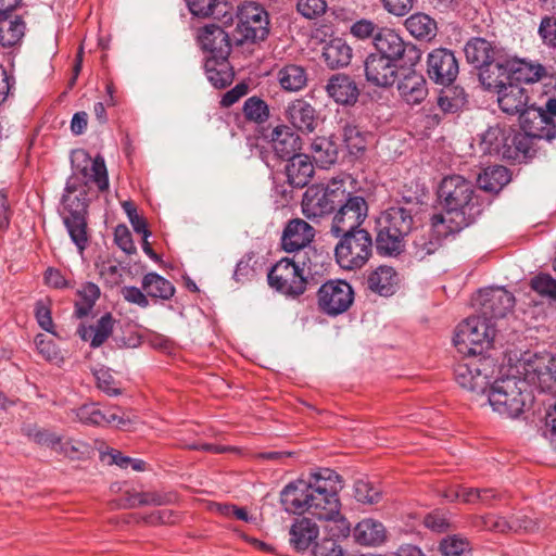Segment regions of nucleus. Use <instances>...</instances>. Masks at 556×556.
Listing matches in <instances>:
<instances>
[{"label":"nucleus","mask_w":556,"mask_h":556,"mask_svg":"<svg viewBox=\"0 0 556 556\" xmlns=\"http://www.w3.org/2000/svg\"><path fill=\"white\" fill-rule=\"evenodd\" d=\"M339 490L340 476L324 468L287 484L280 493V502L288 513H308L319 520L331 521L329 534L345 538L350 526L340 514Z\"/></svg>","instance_id":"f257e3e1"},{"label":"nucleus","mask_w":556,"mask_h":556,"mask_svg":"<svg viewBox=\"0 0 556 556\" xmlns=\"http://www.w3.org/2000/svg\"><path fill=\"white\" fill-rule=\"evenodd\" d=\"M72 164L84 177L85 186L79 184L76 176L68 178L65 186V193L62 197L64 210L67 212L65 217H86L87 192L85 187L93 182L99 191L103 192L109 188L105 162L101 155H97L92 160L85 150H76L72 154Z\"/></svg>","instance_id":"f03ea898"},{"label":"nucleus","mask_w":556,"mask_h":556,"mask_svg":"<svg viewBox=\"0 0 556 556\" xmlns=\"http://www.w3.org/2000/svg\"><path fill=\"white\" fill-rule=\"evenodd\" d=\"M438 194L445 211L440 215L452 230L460 231L481 213L472 182L460 175L443 178Z\"/></svg>","instance_id":"7ed1b4c3"},{"label":"nucleus","mask_w":556,"mask_h":556,"mask_svg":"<svg viewBox=\"0 0 556 556\" xmlns=\"http://www.w3.org/2000/svg\"><path fill=\"white\" fill-rule=\"evenodd\" d=\"M484 396L494 412L508 418L520 416L534 401L533 390L516 375L494 380Z\"/></svg>","instance_id":"20e7f679"},{"label":"nucleus","mask_w":556,"mask_h":556,"mask_svg":"<svg viewBox=\"0 0 556 556\" xmlns=\"http://www.w3.org/2000/svg\"><path fill=\"white\" fill-rule=\"evenodd\" d=\"M316 251L295 253L291 258L277 262L268 273L271 288L287 295H301L306 290L307 276L312 274Z\"/></svg>","instance_id":"39448f33"},{"label":"nucleus","mask_w":556,"mask_h":556,"mask_svg":"<svg viewBox=\"0 0 556 556\" xmlns=\"http://www.w3.org/2000/svg\"><path fill=\"white\" fill-rule=\"evenodd\" d=\"M495 337V325L481 315H473L460 323L454 336V345L464 355H479L489 349Z\"/></svg>","instance_id":"423d86ee"},{"label":"nucleus","mask_w":556,"mask_h":556,"mask_svg":"<svg viewBox=\"0 0 556 556\" xmlns=\"http://www.w3.org/2000/svg\"><path fill=\"white\" fill-rule=\"evenodd\" d=\"M496 371L493 358L479 355H465L454 368L455 381L479 397H484L491 379Z\"/></svg>","instance_id":"0eeeda50"},{"label":"nucleus","mask_w":556,"mask_h":556,"mask_svg":"<svg viewBox=\"0 0 556 556\" xmlns=\"http://www.w3.org/2000/svg\"><path fill=\"white\" fill-rule=\"evenodd\" d=\"M515 371L529 388L551 391L556 384V357L549 353L526 352L517 361Z\"/></svg>","instance_id":"6e6552de"},{"label":"nucleus","mask_w":556,"mask_h":556,"mask_svg":"<svg viewBox=\"0 0 556 556\" xmlns=\"http://www.w3.org/2000/svg\"><path fill=\"white\" fill-rule=\"evenodd\" d=\"M336 261L342 269L356 270L364 267L372 254V238L367 230H356L336 236Z\"/></svg>","instance_id":"1a4fd4ad"},{"label":"nucleus","mask_w":556,"mask_h":556,"mask_svg":"<svg viewBox=\"0 0 556 556\" xmlns=\"http://www.w3.org/2000/svg\"><path fill=\"white\" fill-rule=\"evenodd\" d=\"M345 197L342 180H332L326 187L312 186L307 188L302 200V212L309 218H317L336 211Z\"/></svg>","instance_id":"9d476101"},{"label":"nucleus","mask_w":556,"mask_h":556,"mask_svg":"<svg viewBox=\"0 0 556 556\" xmlns=\"http://www.w3.org/2000/svg\"><path fill=\"white\" fill-rule=\"evenodd\" d=\"M236 31L240 36L239 41L260 42L269 35V14L257 2H244L237 10Z\"/></svg>","instance_id":"9b49d317"},{"label":"nucleus","mask_w":556,"mask_h":556,"mask_svg":"<svg viewBox=\"0 0 556 556\" xmlns=\"http://www.w3.org/2000/svg\"><path fill=\"white\" fill-rule=\"evenodd\" d=\"M368 214V205L366 200L361 195H354L345 190V197L340 204H338L330 232L332 236H338L356 230H364L361 225L365 222Z\"/></svg>","instance_id":"f8f14e48"},{"label":"nucleus","mask_w":556,"mask_h":556,"mask_svg":"<svg viewBox=\"0 0 556 556\" xmlns=\"http://www.w3.org/2000/svg\"><path fill=\"white\" fill-rule=\"evenodd\" d=\"M375 54L383 58L402 61L407 56L408 62L414 65L420 60V51L413 45L406 43L403 38L388 27H381L374 36Z\"/></svg>","instance_id":"ddd939ff"},{"label":"nucleus","mask_w":556,"mask_h":556,"mask_svg":"<svg viewBox=\"0 0 556 556\" xmlns=\"http://www.w3.org/2000/svg\"><path fill=\"white\" fill-rule=\"evenodd\" d=\"M317 300L323 313L337 316L346 312L353 304L354 291L344 280H329L319 288Z\"/></svg>","instance_id":"4468645a"},{"label":"nucleus","mask_w":556,"mask_h":556,"mask_svg":"<svg viewBox=\"0 0 556 556\" xmlns=\"http://www.w3.org/2000/svg\"><path fill=\"white\" fill-rule=\"evenodd\" d=\"M458 231L450 229L448 223L441 215H433L430 227L421 228L414 237V256L422 261L441 248L444 238Z\"/></svg>","instance_id":"2eb2a0df"},{"label":"nucleus","mask_w":556,"mask_h":556,"mask_svg":"<svg viewBox=\"0 0 556 556\" xmlns=\"http://www.w3.org/2000/svg\"><path fill=\"white\" fill-rule=\"evenodd\" d=\"M459 72V66L454 53L445 48L431 51L427 58V73L437 85H452Z\"/></svg>","instance_id":"dca6fc26"},{"label":"nucleus","mask_w":556,"mask_h":556,"mask_svg":"<svg viewBox=\"0 0 556 556\" xmlns=\"http://www.w3.org/2000/svg\"><path fill=\"white\" fill-rule=\"evenodd\" d=\"M476 301L480 305L479 315L490 321L505 317L515 305V296L502 288L481 290Z\"/></svg>","instance_id":"f3484780"},{"label":"nucleus","mask_w":556,"mask_h":556,"mask_svg":"<svg viewBox=\"0 0 556 556\" xmlns=\"http://www.w3.org/2000/svg\"><path fill=\"white\" fill-rule=\"evenodd\" d=\"M315 237L314 228L303 219L296 218L290 220L281 237V245L286 252L303 253L314 251L309 243Z\"/></svg>","instance_id":"a211bd4d"},{"label":"nucleus","mask_w":556,"mask_h":556,"mask_svg":"<svg viewBox=\"0 0 556 556\" xmlns=\"http://www.w3.org/2000/svg\"><path fill=\"white\" fill-rule=\"evenodd\" d=\"M397 61L370 53L364 63L368 83L377 87H391L397 77Z\"/></svg>","instance_id":"6ab92c4d"},{"label":"nucleus","mask_w":556,"mask_h":556,"mask_svg":"<svg viewBox=\"0 0 556 556\" xmlns=\"http://www.w3.org/2000/svg\"><path fill=\"white\" fill-rule=\"evenodd\" d=\"M76 418L86 425L106 426L115 424L118 428H124L130 424V418L119 414V408L101 409L98 404H85L73 410Z\"/></svg>","instance_id":"aec40b11"},{"label":"nucleus","mask_w":556,"mask_h":556,"mask_svg":"<svg viewBox=\"0 0 556 556\" xmlns=\"http://www.w3.org/2000/svg\"><path fill=\"white\" fill-rule=\"evenodd\" d=\"M198 41L201 48L210 52L215 60L225 61L231 50L228 34L215 24H208L199 29Z\"/></svg>","instance_id":"412c9836"},{"label":"nucleus","mask_w":556,"mask_h":556,"mask_svg":"<svg viewBox=\"0 0 556 556\" xmlns=\"http://www.w3.org/2000/svg\"><path fill=\"white\" fill-rule=\"evenodd\" d=\"M465 55L468 63L481 68L484 65H490L491 61H496L497 67L501 68V55L504 50L496 45L488 41L484 38H472L465 46Z\"/></svg>","instance_id":"4be33fe9"},{"label":"nucleus","mask_w":556,"mask_h":556,"mask_svg":"<svg viewBox=\"0 0 556 556\" xmlns=\"http://www.w3.org/2000/svg\"><path fill=\"white\" fill-rule=\"evenodd\" d=\"M286 119L302 132H313L317 126L314 106L304 99H294L285 109Z\"/></svg>","instance_id":"5701e85b"},{"label":"nucleus","mask_w":556,"mask_h":556,"mask_svg":"<svg viewBox=\"0 0 556 556\" xmlns=\"http://www.w3.org/2000/svg\"><path fill=\"white\" fill-rule=\"evenodd\" d=\"M325 90L334 102L343 105H353L359 96V89L354 79L341 73L328 79Z\"/></svg>","instance_id":"b1692460"},{"label":"nucleus","mask_w":556,"mask_h":556,"mask_svg":"<svg viewBox=\"0 0 556 556\" xmlns=\"http://www.w3.org/2000/svg\"><path fill=\"white\" fill-rule=\"evenodd\" d=\"M397 91L407 104H419L428 94L426 79L420 73L409 70L401 75L397 81Z\"/></svg>","instance_id":"393cba45"},{"label":"nucleus","mask_w":556,"mask_h":556,"mask_svg":"<svg viewBox=\"0 0 556 556\" xmlns=\"http://www.w3.org/2000/svg\"><path fill=\"white\" fill-rule=\"evenodd\" d=\"M510 130V127H490L481 138L480 148L483 153L497 155L502 159H506V156H513V152L508 147Z\"/></svg>","instance_id":"a878e982"},{"label":"nucleus","mask_w":556,"mask_h":556,"mask_svg":"<svg viewBox=\"0 0 556 556\" xmlns=\"http://www.w3.org/2000/svg\"><path fill=\"white\" fill-rule=\"evenodd\" d=\"M270 142L276 155L282 160L292 157L301 150L300 137L286 125L273 129Z\"/></svg>","instance_id":"bb28decb"},{"label":"nucleus","mask_w":556,"mask_h":556,"mask_svg":"<svg viewBox=\"0 0 556 556\" xmlns=\"http://www.w3.org/2000/svg\"><path fill=\"white\" fill-rule=\"evenodd\" d=\"M115 319L111 313H106L91 326L80 325L77 333L83 341H89L92 349L101 346L113 333Z\"/></svg>","instance_id":"cd10ccee"},{"label":"nucleus","mask_w":556,"mask_h":556,"mask_svg":"<svg viewBox=\"0 0 556 556\" xmlns=\"http://www.w3.org/2000/svg\"><path fill=\"white\" fill-rule=\"evenodd\" d=\"M175 501L172 493H162L157 491L139 492L135 489L124 492L121 507L136 508L140 506H162L168 505Z\"/></svg>","instance_id":"c85d7f7f"},{"label":"nucleus","mask_w":556,"mask_h":556,"mask_svg":"<svg viewBox=\"0 0 556 556\" xmlns=\"http://www.w3.org/2000/svg\"><path fill=\"white\" fill-rule=\"evenodd\" d=\"M496 91L498 93V105L507 114H520L528 104V94L519 85L509 83Z\"/></svg>","instance_id":"c756f323"},{"label":"nucleus","mask_w":556,"mask_h":556,"mask_svg":"<svg viewBox=\"0 0 556 556\" xmlns=\"http://www.w3.org/2000/svg\"><path fill=\"white\" fill-rule=\"evenodd\" d=\"M399 285V276L390 266H379L367 278V288L381 296H390L395 293Z\"/></svg>","instance_id":"7c9ffc66"},{"label":"nucleus","mask_w":556,"mask_h":556,"mask_svg":"<svg viewBox=\"0 0 556 556\" xmlns=\"http://www.w3.org/2000/svg\"><path fill=\"white\" fill-rule=\"evenodd\" d=\"M353 536L361 545L378 546L387 540V530L382 522L366 518L355 526Z\"/></svg>","instance_id":"2f4dec72"},{"label":"nucleus","mask_w":556,"mask_h":556,"mask_svg":"<svg viewBox=\"0 0 556 556\" xmlns=\"http://www.w3.org/2000/svg\"><path fill=\"white\" fill-rule=\"evenodd\" d=\"M501 68L497 67L496 61H491L490 65L480 68L479 79L486 90H498L510 77V60L504 53L501 55Z\"/></svg>","instance_id":"473e14b6"},{"label":"nucleus","mask_w":556,"mask_h":556,"mask_svg":"<svg viewBox=\"0 0 556 556\" xmlns=\"http://www.w3.org/2000/svg\"><path fill=\"white\" fill-rule=\"evenodd\" d=\"M26 24L22 16L0 13V45L12 48L18 45L25 35Z\"/></svg>","instance_id":"72a5a7b5"},{"label":"nucleus","mask_w":556,"mask_h":556,"mask_svg":"<svg viewBox=\"0 0 556 556\" xmlns=\"http://www.w3.org/2000/svg\"><path fill=\"white\" fill-rule=\"evenodd\" d=\"M288 161L286 167L288 182L294 188L305 187L314 173V166L308 156L298 153Z\"/></svg>","instance_id":"f704fd0d"},{"label":"nucleus","mask_w":556,"mask_h":556,"mask_svg":"<svg viewBox=\"0 0 556 556\" xmlns=\"http://www.w3.org/2000/svg\"><path fill=\"white\" fill-rule=\"evenodd\" d=\"M414 225L412 212L403 206H392L386 210L380 219L379 226H384L393 232L407 236Z\"/></svg>","instance_id":"c9c22d12"},{"label":"nucleus","mask_w":556,"mask_h":556,"mask_svg":"<svg viewBox=\"0 0 556 556\" xmlns=\"http://www.w3.org/2000/svg\"><path fill=\"white\" fill-rule=\"evenodd\" d=\"M549 116L546 112L535 106L534 104L528 105L521 111L519 114L520 126L527 135L543 138L545 134L543 132L544 125L548 124Z\"/></svg>","instance_id":"e433bc0d"},{"label":"nucleus","mask_w":556,"mask_h":556,"mask_svg":"<svg viewBox=\"0 0 556 556\" xmlns=\"http://www.w3.org/2000/svg\"><path fill=\"white\" fill-rule=\"evenodd\" d=\"M319 529L309 518L303 517L296 519L290 529V543L298 551L308 548L313 541L317 539Z\"/></svg>","instance_id":"4c0bfd02"},{"label":"nucleus","mask_w":556,"mask_h":556,"mask_svg":"<svg viewBox=\"0 0 556 556\" xmlns=\"http://www.w3.org/2000/svg\"><path fill=\"white\" fill-rule=\"evenodd\" d=\"M408 33L419 40L430 41L437 36V22L426 13H414L405 21Z\"/></svg>","instance_id":"58836bf2"},{"label":"nucleus","mask_w":556,"mask_h":556,"mask_svg":"<svg viewBox=\"0 0 556 556\" xmlns=\"http://www.w3.org/2000/svg\"><path fill=\"white\" fill-rule=\"evenodd\" d=\"M477 181L481 190L498 193L510 181V175L506 167L494 165L479 174Z\"/></svg>","instance_id":"ea45409f"},{"label":"nucleus","mask_w":556,"mask_h":556,"mask_svg":"<svg viewBox=\"0 0 556 556\" xmlns=\"http://www.w3.org/2000/svg\"><path fill=\"white\" fill-rule=\"evenodd\" d=\"M323 58L331 68L343 67L351 62L352 49L343 39L334 38L324 47Z\"/></svg>","instance_id":"a19ab883"},{"label":"nucleus","mask_w":556,"mask_h":556,"mask_svg":"<svg viewBox=\"0 0 556 556\" xmlns=\"http://www.w3.org/2000/svg\"><path fill=\"white\" fill-rule=\"evenodd\" d=\"M406 236L393 232L391 229L380 226L376 238V248L379 254L394 256L403 252Z\"/></svg>","instance_id":"79ce46f5"},{"label":"nucleus","mask_w":556,"mask_h":556,"mask_svg":"<svg viewBox=\"0 0 556 556\" xmlns=\"http://www.w3.org/2000/svg\"><path fill=\"white\" fill-rule=\"evenodd\" d=\"M277 79L286 91H299L307 84V74L304 67L296 64H287L277 72Z\"/></svg>","instance_id":"37998d69"},{"label":"nucleus","mask_w":556,"mask_h":556,"mask_svg":"<svg viewBox=\"0 0 556 556\" xmlns=\"http://www.w3.org/2000/svg\"><path fill=\"white\" fill-rule=\"evenodd\" d=\"M142 289L147 296L161 300H169L175 293L173 283L156 273H148L143 276Z\"/></svg>","instance_id":"c03bdc74"},{"label":"nucleus","mask_w":556,"mask_h":556,"mask_svg":"<svg viewBox=\"0 0 556 556\" xmlns=\"http://www.w3.org/2000/svg\"><path fill=\"white\" fill-rule=\"evenodd\" d=\"M368 136L353 123L346 122L342 126V140L351 155L358 156L365 152Z\"/></svg>","instance_id":"a18cd8bd"},{"label":"nucleus","mask_w":556,"mask_h":556,"mask_svg":"<svg viewBox=\"0 0 556 556\" xmlns=\"http://www.w3.org/2000/svg\"><path fill=\"white\" fill-rule=\"evenodd\" d=\"M545 74L541 64H532L526 61H510L511 79L523 83H535Z\"/></svg>","instance_id":"49530a36"},{"label":"nucleus","mask_w":556,"mask_h":556,"mask_svg":"<svg viewBox=\"0 0 556 556\" xmlns=\"http://www.w3.org/2000/svg\"><path fill=\"white\" fill-rule=\"evenodd\" d=\"M242 113L245 121L257 125L266 123L270 116L268 104L257 96L244 101Z\"/></svg>","instance_id":"de8ad7c7"},{"label":"nucleus","mask_w":556,"mask_h":556,"mask_svg":"<svg viewBox=\"0 0 556 556\" xmlns=\"http://www.w3.org/2000/svg\"><path fill=\"white\" fill-rule=\"evenodd\" d=\"M77 294L80 298V301L75 303V315L78 318L86 317L97 300L100 296V288L93 282H86L81 289L77 291Z\"/></svg>","instance_id":"09e8293b"},{"label":"nucleus","mask_w":556,"mask_h":556,"mask_svg":"<svg viewBox=\"0 0 556 556\" xmlns=\"http://www.w3.org/2000/svg\"><path fill=\"white\" fill-rule=\"evenodd\" d=\"M313 157L323 166L333 164L338 157L336 146L326 137H318L311 143Z\"/></svg>","instance_id":"8fccbe9b"},{"label":"nucleus","mask_w":556,"mask_h":556,"mask_svg":"<svg viewBox=\"0 0 556 556\" xmlns=\"http://www.w3.org/2000/svg\"><path fill=\"white\" fill-rule=\"evenodd\" d=\"M439 551L443 556H471L472 547L466 538L454 534L441 540Z\"/></svg>","instance_id":"3c124183"},{"label":"nucleus","mask_w":556,"mask_h":556,"mask_svg":"<svg viewBox=\"0 0 556 556\" xmlns=\"http://www.w3.org/2000/svg\"><path fill=\"white\" fill-rule=\"evenodd\" d=\"M64 224L72 241L83 253L88 243L86 217H64Z\"/></svg>","instance_id":"603ef678"},{"label":"nucleus","mask_w":556,"mask_h":556,"mask_svg":"<svg viewBox=\"0 0 556 556\" xmlns=\"http://www.w3.org/2000/svg\"><path fill=\"white\" fill-rule=\"evenodd\" d=\"M530 287L540 296L556 301V280L548 274H539L530 281Z\"/></svg>","instance_id":"864d4df0"},{"label":"nucleus","mask_w":556,"mask_h":556,"mask_svg":"<svg viewBox=\"0 0 556 556\" xmlns=\"http://www.w3.org/2000/svg\"><path fill=\"white\" fill-rule=\"evenodd\" d=\"M354 496L363 504H377L381 500V492L370 482L357 480L354 484Z\"/></svg>","instance_id":"5fc2aeb1"},{"label":"nucleus","mask_w":556,"mask_h":556,"mask_svg":"<svg viewBox=\"0 0 556 556\" xmlns=\"http://www.w3.org/2000/svg\"><path fill=\"white\" fill-rule=\"evenodd\" d=\"M530 138L534 137L527 135L526 131L518 132L511 128L508 147L510 148L509 150H511L513 152V156H506V160H516L520 156V154L526 155L530 150Z\"/></svg>","instance_id":"6e6d98bb"},{"label":"nucleus","mask_w":556,"mask_h":556,"mask_svg":"<svg viewBox=\"0 0 556 556\" xmlns=\"http://www.w3.org/2000/svg\"><path fill=\"white\" fill-rule=\"evenodd\" d=\"M88 445L81 441L67 440L62 442L58 446L56 453L63 454L71 459H80L88 453Z\"/></svg>","instance_id":"4d7b16f0"},{"label":"nucleus","mask_w":556,"mask_h":556,"mask_svg":"<svg viewBox=\"0 0 556 556\" xmlns=\"http://www.w3.org/2000/svg\"><path fill=\"white\" fill-rule=\"evenodd\" d=\"M296 8L301 15L313 20L326 12L327 3L325 0H299Z\"/></svg>","instance_id":"13d9d810"},{"label":"nucleus","mask_w":556,"mask_h":556,"mask_svg":"<svg viewBox=\"0 0 556 556\" xmlns=\"http://www.w3.org/2000/svg\"><path fill=\"white\" fill-rule=\"evenodd\" d=\"M465 94L460 90H447L443 92L438 100L439 106L445 112H452L458 110L465 104Z\"/></svg>","instance_id":"bf43d9fd"},{"label":"nucleus","mask_w":556,"mask_h":556,"mask_svg":"<svg viewBox=\"0 0 556 556\" xmlns=\"http://www.w3.org/2000/svg\"><path fill=\"white\" fill-rule=\"evenodd\" d=\"M380 28L372 21L361 18L351 25L350 33L359 40L374 39V36Z\"/></svg>","instance_id":"052dcab7"},{"label":"nucleus","mask_w":556,"mask_h":556,"mask_svg":"<svg viewBox=\"0 0 556 556\" xmlns=\"http://www.w3.org/2000/svg\"><path fill=\"white\" fill-rule=\"evenodd\" d=\"M122 206L127 214L134 230L137 233L149 237L150 231L148 230L147 223L143 217L138 215L135 204L130 201H125Z\"/></svg>","instance_id":"680f3d73"},{"label":"nucleus","mask_w":556,"mask_h":556,"mask_svg":"<svg viewBox=\"0 0 556 556\" xmlns=\"http://www.w3.org/2000/svg\"><path fill=\"white\" fill-rule=\"evenodd\" d=\"M220 68H208L206 70L207 78L212 85L216 88H225L232 81V74L227 70V64L224 62L219 64Z\"/></svg>","instance_id":"e2e57ef3"},{"label":"nucleus","mask_w":556,"mask_h":556,"mask_svg":"<svg viewBox=\"0 0 556 556\" xmlns=\"http://www.w3.org/2000/svg\"><path fill=\"white\" fill-rule=\"evenodd\" d=\"M190 12L197 16H210L215 14L219 7V0H187Z\"/></svg>","instance_id":"0e129e2a"},{"label":"nucleus","mask_w":556,"mask_h":556,"mask_svg":"<svg viewBox=\"0 0 556 556\" xmlns=\"http://www.w3.org/2000/svg\"><path fill=\"white\" fill-rule=\"evenodd\" d=\"M539 34L545 45L556 48V17H544L541 21Z\"/></svg>","instance_id":"69168bd1"},{"label":"nucleus","mask_w":556,"mask_h":556,"mask_svg":"<svg viewBox=\"0 0 556 556\" xmlns=\"http://www.w3.org/2000/svg\"><path fill=\"white\" fill-rule=\"evenodd\" d=\"M114 240L116 244L127 254H131L136 251L131 233L127 226L118 225L114 231Z\"/></svg>","instance_id":"338daca9"},{"label":"nucleus","mask_w":556,"mask_h":556,"mask_svg":"<svg viewBox=\"0 0 556 556\" xmlns=\"http://www.w3.org/2000/svg\"><path fill=\"white\" fill-rule=\"evenodd\" d=\"M330 536V540H325L315 545L313 551L314 556H343L341 546L333 540L334 536L331 534Z\"/></svg>","instance_id":"774afa93"}]
</instances>
